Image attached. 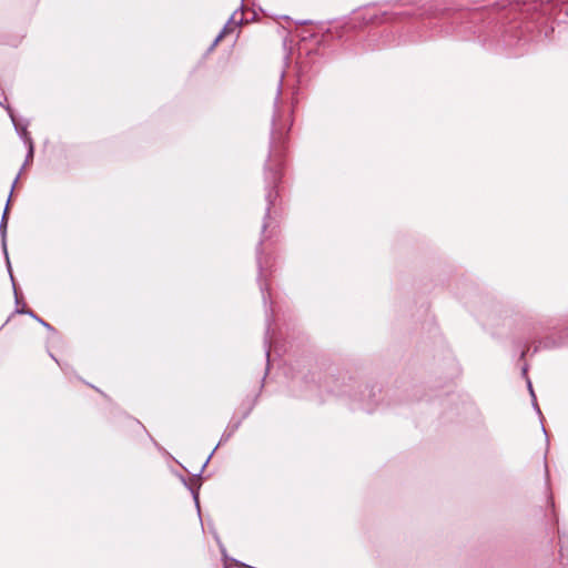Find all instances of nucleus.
Listing matches in <instances>:
<instances>
[{
    "mask_svg": "<svg viewBox=\"0 0 568 568\" xmlns=\"http://www.w3.org/2000/svg\"><path fill=\"white\" fill-rule=\"evenodd\" d=\"M540 349H542V346L540 345L539 341L537 342V344L534 346L532 348V355L538 353Z\"/></svg>",
    "mask_w": 568,
    "mask_h": 568,
    "instance_id": "c85d7f7f",
    "label": "nucleus"
},
{
    "mask_svg": "<svg viewBox=\"0 0 568 568\" xmlns=\"http://www.w3.org/2000/svg\"><path fill=\"white\" fill-rule=\"evenodd\" d=\"M7 231H8V222L0 221V237H1V247L4 255H7Z\"/></svg>",
    "mask_w": 568,
    "mask_h": 568,
    "instance_id": "2eb2a0df",
    "label": "nucleus"
},
{
    "mask_svg": "<svg viewBox=\"0 0 568 568\" xmlns=\"http://www.w3.org/2000/svg\"><path fill=\"white\" fill-rule=\"evenodd\" d=\"M26 146H27V154H26V160H24V163H23L21 170H23L28 164H30L34 158V143L30 142Z\"/></svg>",
    "mask_w": 568,
    "mask_h": 568,
    "instance_id": "dca6fc26",
    "label": "nucleus"
},
{
    "mask_svg": "<svg viewBox=\"0 0 568 568\" xmlns=\"http://www.w3.org/2000/svg\"><path fill=\"white\" fill-rule=\"evenodd\" d=\"M242 22H243V18H241V19L239 20V22H236V24H241Z\"/></svg>",
    "mask_w": 568,
    "mask_h": 568,
    "instance_id": "58836bf2",
    "label": "nucleus"
},
{
    "mask_svg": "<svg viewBox=\"0 0 568 568\" xmlns=\"http://www.w3.org/2000/svg\"><path fill=\"white\" fill-rule=\"evenodd\" d=\"M233 30V28H229V23H225V26L223 27V29L221 30V32H224V34L226 36L229 32H231Z\"/></svg>",
    "mask_w": 568,
    "mask_h": 568,
    "instance_id": "c756f323",
    "label": "nucleus"
},
{
    "mask_svg": "<svg viewBox=\"0 0 568 568\" xmlns=\"http://www.w3.org/2000/svg\"><path fill=\"white\" fill-rule=\"evenodd\" d=\"M4 257H6L7 270L9 272L10 280H11V283H12V287H13L16 304H18L19 303V293H18V287H17V284H16L14 276L12 274V268H11V262H10V258H9V254L7 253V255H4Z\"/></svg>",
    "mask_w": 568,
    "mask_h": 568,
    "instance_id": "ddd939ff",
    "label": "nucleus"
},
{
    "mask_svg": "<svg viewBox=\"0 0 568 568\" xmlns=\"http://www.w3.org/2000/svg\"><path fill=\"white\" fill-rule=\"evenodd\" d=\"M235 14H236V11L230 17V19L227 20L226 23H229V28H231L232 23H235L234 19H235Z\"/></svg>",
    "mask_w": 568,
    "mask_h": 568,
    "instance_id": "72a5a7b5",
    "label": "nucleus"
},
{
    "mask_svg": "<svg viewBox=\"0 0 568 568\" xmlns=\"http://www.w3.org/2000/svg\"><path fill=\"white\" fill-rule=\"evenodd\" d=\"M264 239H266V236L261 239L256 246V263H257V271H258L257 282H258L260 291L262 294L263 303L266 306L268 298H271V293H270L268 284L266 282V267H265L266 261H263V258H262V244H263Z\"/></svg>",
    "mask_w": 568,
    "mask_h": 568,
    "instance_id": "39448f33",
    "label": "nucleus"
},
{
    "mask_svg": "<svg viewBox=\"0 0 568 568\" xmlns=\"http://www.w3.org/2000/svg\"><path fill=\"white\" fill-rule=\"evenodd\" d=\"M558 0H501L488 7L456 8L450 0H418L405 10L383 11L369 21L372 50L417 42L435 36L476 37L490 51L521 55L549 6Z\"/></svg>",
    "mask_w": 568,
    "mask_h": 568,
    "instance_id": "f257e3e1",
    "label": "nucleus"
},
{
    "mask_svg": "<svg viewBox=\"0 0 568 568\" xmlns=\"http://www.w3.org/2000/svg\"><path fill=\"white\" fill-rule=\"evenodd\" d=\"M235 14H236V11L230 17V19L227 20L226 23H229V28H231L232 23H235L234 19H235Z\"/></svg>",
    "mask_w": 568,
    "mask_h": 568,
    "instance_id": "f704fd0d",
    "label": "nucleus"
},
{
    "mask_svg": "<svg viewBox=\"0 0 568 568\" xmlns=\"http://www.w3.org/2000/svg\"><path fill=\"white\" fill-rule=\"evenodd\" d=\"M265 316H266V328H265V336H264V347H265V357H266V368L263 379L266 377L268 369H270V353L272 347V335H271V326H272V317H273V311L272 308L265 307Z\"/></svg>",
    "mask_w": 568,
    "mask_h": 568,
    "instance_id": "6e6552de",
    "label": "nucleus"
},
{
    "mask_svg": "<svg viewBox=\"0 0 568 568\" xmlns=\"http://www.w3.org/2000/svg\"><path fill=\"white\" fill-rule=\"evenodd\" d=\"M221 555H222L223 560H225V561H226V560H232V561H233L237 567H240V566L234 561V560H235L234 558H230V557H229V555H227L226 550H224V552H221Z\"/></svg>",
    "mask_w": 568,
    "mask_h": 568,
    "instance_id": "bb28decb",
    "label": "nucleus"
},
{
    "mask_svg": "<svg viewBox=\"0 0 568 568\" xmlns=\"http://www.w3.org/2000/svg\"><path fill=\"white\" fill-rule=\"evenodd\" d=\"M224 37H225L224 32L220 31L219 34L214 39L215 43H219Z\"/></svg>",
    "mask_w": 568,
    "mask_h": 568,
    "instance_id": "2f4dec72",
    "label": "nucleus"
},
{
    "mask_svg": "<svg viewBox=\"0 0 568 568\" xmlns=\"http://www.w3.org/2000/svg\"><path fill=\"white\" fill-rule=\"evenodd\" d=\"M181 478V481L183 483V485L190 490L191 495H192V498L194 500V504L196 506V509H197V513L200 514V499H199V496H200V488H201V484L197 481V483H190L185 477L183 476H180Z\"/></svg>",
    "mask_w": 568,
    "mask_h": 568,
    "instance_id": "9b49d317",
    "label": "nucleus"
},
{
    "mask_svg": "<svg viewBox=\"0 0 568 568\" xmlns=\"http://www.w3.org/2000/svg\"><path fill=\"white\" fill-rule=\"evenodd\" d=\"M448 364L453 369V372L449 374V376L453 377V376L457 375L459 373V366L454 356L448 357Z\"/></svg>",
    "mask_w": 568,
    "mask_h": 568,
    "instance_id": "aec40b11",
    "label": "nucleus"
},
{
    "mask_svg": "<svg viewBox=\"0 0 568 568\" xmlns=\"http://www.w3.org/2000/svg\"><path fill=\"white\" fill-rule=\"evenodd\" d=\"M18 179H19V174L17 175V178L14 179V181L12 183L10 194H9V197L7 200V203H6L2 216H1V221L8 222V220H9V211H10V204H11V199H12V192H13V189H14L17 182H18Z\"/></svg>",
    "mask_w": 568,
    "mask_h": 568,
    "instance_id": "4468645a",
    "label": "nucleus"
},
{
    "mask_svg": "<svg viewBox=\"0 0 568 568\" xmlns=\"http://www.w3.org/2000/svg\"><path fill=\"white\" fill-rule=\"evenodd\" d=\"M219 43H215V41L212 42V44L209 48V51H212Z\"/></svg>",
    "mask_w": 568,
    "mask_h": 568,
    "instance_id": "e433bc0d",
    "label": "nucleus"
},
{
    "mask_svg": "<svg viewBox=\"0 0 568 568\" xmlns=\"http://www.w3.org/2000/svg\"><path fill=\"white\" fill-rule=\"evenodd\" d=\"M529 352V347H525L521 352H520V355H519V361H524L526 355L528 354Z\"/></svg>",
    "mask_w": 568,
    "mask_h": 568,
    "instance_id": "cd10ccee",
    "label": "nucleus"
},
{
    "mask_svg": "<svg viewBox=\"0 0 568 568\" xmlns=\"http://www.w3.org/2000/svg\"><path fill=\"white\" fill-rule=\"evenodd\" d=\"M34 321L40 323L44 328H47L49 332L57 333L55 328L45 322L43 318H41L37 313H34V316H31Z\"/></svg>",
    "mask_w": 568,
    "mask_h": 568,
    "instance_id": "6ab92c4d",
    "label": "nucleus"
},
{
    "mask_svg": "<svg viewBox=\"0 0 568 568\" xmlns=\"http://www.w3.org/2000/svg\"><path fill=\"white\" fill-rule=\"evenodd\" d=\"M532 402V406H534V409L537 412V414L541 417L542 414H541V410L538 406V403H537V398L535 397V400H531Z\"/></svg>",
    "mask_w": 568,
    "mask_h": 568,
    "instance_id": "a878e982",
    "label": "nucleus"
},
{
    "mask_svg": "<svg viewBox=\"0 0 568 568\" xmlns=\"http://www.w3.org/2000/svg\"><path fill=\"white\" fill-rule=\"evenodd\" d=\"M559 539V557L560 564L568 568V534L565 530L558 529Z\"/></svg>",
    "mask_w": 568,
    "mask_h": 568,
    "instance_id": "9d476101",
    "label": "nucleus"
},
{
    "mask_svg": "<svg viewBox=\"0 0 568 568\" xmlns=\"http://www.w3.org/2000/svg\"><path fill=\"white\" fill-rule=\"evenodd\" d=\"M223 568H229L226 565Z\"/></svg>",
    "mask_w": 568,
    "mask_h": 568,
    "instance_id": "ea45409f",
    "label": "nucleus"
},
{
    "mask_svg": "<svg viewBox=\"0 0 568 568\" xmlns=\"http://www.w3.org/2000/svg\"><path fill=\"white\" fill-rule=\"evenodd\" d=\"M151 440L153 442V444L155 445V447L159 449V450H162L163 448L159 445L158 442H155L152 437H151Z\"/></svg>",
    "mask_w": 568,
    "mask_h": 568,
    "instance_id": "c9c22d12",
    "label": "nucleus"
},
{
    "mask_svg": "<svg viewBox=\"0 0 568 568\" xmlns=\"http://www.w3.org/2000/svg\"><path fill=\"white\" fill-rule=\"evenodd\" d=\"M0 105L3 106L4 109L8 106V105H4V101H0Z\"/></svg>",
    "mask_w": 568,
    "mask_h": 568,
    "instance_id": "4c0bfd02",
    "label": "nucleus"
},
{
    "mask_svg": "<svg viewBox=\"0 0 568 568\" xmlns=\"http://www.w3.org/2000/svg\"><path fill=\"white\" fill-rule=\"evenodd\" d=\"M235 14H236V11L230 17V19L227 20L226 23H229V28H231L232 23H235L234 19H235Z\"/></svg>",
    "mask_w": 568,
    "mask_h": 568,
    "instance_id": "473e14b6",
    "label": "nucleus"
},
{
    "mask_svg": "<svg viewBox=\"0 0 568 568\" xmlns=\"http://www.w3.org/2000/svg\"><path fill=\"white\" fill-rule=\"evenodd\" d=\"M455 394H436L434 396L426 395L425 389L420 386H415L405 394L404 399H392L388 404L393 407L410 406L416 404L418 406H429L430 410L435 413L438 408H445L455 400Z\"/></svg>",
    "mask_w": 568,
    "mask_h": 568,
    "instance_id": "20e7f679",
    "label": "nucleus"
},
{
    "mask_svg": "<svg viewBox=\"0 0 568 568\" xmlns=\"http://www.w3.org/2000/svg\"><path fill=\"white\" fill-rule=\"evenodd\" d=\"M49 355H50V357H51L53 361H55V362H57V364L61 367V369H62L63 372H65V373H67V369L69 368L68 364H67V363H61V362H59V361L54 357V355H53L52 353H49Z\"/></svg>",
    "mask_w": 568,
    "mask_h": 568,
    "instance_id": "5701e85b",
    "label": "nucleus"
},
{
    "mask_svg": "<svg viewBox=\"0 0 568 568\" xmlns=\"http://www.w3.org/2000/svg\"><path fill=\"white\" fill-rule=\"evenodd\" d=\"M526 384H527V388H528V392L530 394L531 400H535L536 394H535V390L532 388L531 381L528 379V382H526Z\"/></svg>",
    "mask_w": 568,
    "mask_h": 568,
    "instance_id": "b1692460",
    "label": "nucleus"
},
{
    "mask_svg": "<svg viewBox=\"0 0 568 568\" xmlns=\"http://www.w3.org/2000/svg\"><path fill=\"white\" fill-rule=\"evenodd\" d=\"M545 475H546V486H547V504H548V513L545 515L548 520L549 529H551L554 532H558L559 528V516L556 510V505L554 500L552 493L549 489V470L547 464H545Z\"/></svg>",
    "mask_w": 568,
    "mask_h": 568,
    "instance_id": "423d86ee",
    "label": "nucleus"
},
{
    "mask_svg": "<svg viewBox=\"0 0 568 568\" xmlns=\"http://www.w3.org/2000/svg\"><path fill=\"white\" fill-rule=\"evenodd\" d=\"M539 343L542 346V349H551V348H556L558 346L556 341L554 338H551V337H547L545 339H540Z\"/></svg>",
    "mask_w": 568,
    "mask_h": 568,
    "instance_id": "a211bd4d",
    "label": "nucleus"
},
{
    "mask_svg": "<svg viewBox=\"0 0 568 568\" xmlns=\"http://www.w3.org/2000/svg\"><path fill=\"white\" fill-rule=\"evenodd\" d=\"M16 313L34 316V312L27 307L26 303H21V298L19 297V303L17 304Z\"/></svg>",
    "mask_w": 568,
    "mask_h": 568,
    "instance_id": "f3484780",
    "label": "nucleus"
},
{
    "mask_svg": "<svg viewBox=\"0 0 568 568\" xmlns=\"http://www.w3.org/2000/svg\"><path fill=\"white\" fill-rule=\"evenodd\" d=\"M181 478V481L183 483V485L190 490L191 495H192V498L194 500V504L196 506V509H197V513L200 514V499H199V496H200V488H201V484L197 481V483H190L185 477L183 476H180Z\"/></svg>",
    "mask_w": 568,
    "mask_h": 568,
    "instance_id": "f8f14e48",
    "label": "nucleus"
},
{
    "mask_svg": "<svg viewBox=\"0 0 568 568\" xmlns=\"http://www.w3.org/2000/svg\"><path fill=\"white\" fill-rule=\"evenodd\" d=\"M257 398H258V394H257V395H255V397H254L253 402H252V403L250 404V406L244 410V413H243V415H242V417H241L240 419H242V420H243V419H245V418H247V417H248V415L251 414V412L253 410V408H254V406H255V404H256V402H257Z\"/></svg>",
    "mask_w": 568,
    "mask_h": 568,
    "instance_id": "412c9836",
    "label": "nucleus"
},
{
    "mask_svg": "<svg viewBox=\"0 0 568 568\" xmlns=\"http://www.w3.org/2000/svg\"><path fill=\"white\" fill-rule=\"evenodd\" d=\"M284 71L281 74L276 97L273 102V114L271 120V132L267 159L264 164L265 201L266 211L262 224V233L267 229H274L275 224L271 216L272 207L280 196L278 186L283 179L285 154L288 145V136L293 124L294 104H288L282 97Z\"/></svg>",
    "mask_w": 568,
    "mask_h": 568,
    "instance_id": "f03ea898",
    "label": "nucleus"
},
{
    "mask_svg": "<svg viewBox=\"0 0 568 568\" xmlns=\"http://www.w3.org/2000/svg\"><path fill=\"white\" fill-rule=\"evenodd\" d=\"M312 387H316L321 393L326 392L337 397H348L352 409H359L368 414L373 413L377 407L378 395L382 392L381 387L376 384L357 385L352 377L348 378V382H345L344 378L341 381L329 376L323 383L314 384Z\"/></svg>",
    "mask_w": 568,
    "mask_h": 568,
    "instance_id": "7ed1b4c3",
    "label": "nucleus"
},
{
    "mask_svg": "<svg viewBox=\"0 0 568 568\" xmlns=\"http://www.w3.org/2000/svg\"><path fill=\"white\" fill-rule=\"evenodd\" d=\"M528 369H529V366L527 363H524V365L521 366V377L525 378L526 382H528L529 376H528Z\"/></svg>",
    "mask_w": 568,
    "mask_h": 568,
    "instance_id": "4be33fe9",
    "label": "nucleus"
},
{
    "mask_svg": "<svg viewBox=\"0 0 568 568\" xmlns=\"http://www.w3.org/2000/svg\"><path fill=\"white\" fill-rule=\"evenodd\" d=\"M241 424H242V419H239V420H235V422L231 420V423L227 425L225 432L222 434V437H221L219 444L214 447V449L207 456L206 460L203 463V465L200 468V470L196 474L193 475L196 480H199V478H201L204 469L209 465L213 454L219 448V446L222 445L223 443H226L233 436V434L240 428Z\"/></svg>",
    "mask_w": 568,
    "mask_h": 568,
    "instance_id": "0eeeda50",
    "label": "nucleus"
},
{
    "mask_svg": "<svg viewBox=\"0 0 568 568\" xmlns=\"http://www.w3.org/2000/svg\"><path fill=\"white\" fill-rule=\"evenodd\" d=\"M224 37H225L224 32L220 31L219 34L214 39L215 43H219Z\"/></svg>",
    "mask_w": 568,
    "mask_h": 568,
    "instance_id": "7c9ffc66",
    "label": "nucleus"
},
{
    "mask_svg": "<svg viewBox=\"0 0 568 568\" xmlns=\"http://www.w3.org/2000/svg\"><path fill=\"white\" fill-rule=\"evenodd\" d=\"M214 539L219 546V549H220V552H224V550H226L225 546L223 545V542L221 541L220 537L217 534L214 535Z\"/></svg>",
    "mask_w": 568,
    "mask_h": 568,
    "instance_id": "393cba45",
    "label": "nucleus"
},
{
    "mask_svg": "<svg viewBox=\"0 0 568 568\" xmlns=\"http://www.w3.org/2000/svg\"><path fill=\"white\" fill-rule=\"evenodd\" d=\"M6 110L12 121L16 132L18 133L19 138L23 141L24 145L29 144L30 142H33L28 131V123L21 124L20 121H18L14 111L11 106H7Z\"/></svg>",
    "mask_w": 568,
    "mask_h": 568,
    "instance_id": "1a4fd4ad",
    "label": "nucleus"
}]
</instances>
